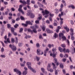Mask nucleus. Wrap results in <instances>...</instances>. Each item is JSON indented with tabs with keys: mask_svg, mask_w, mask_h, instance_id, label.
<instances>
[{
	"mask_svg": "<svg viewBox=\"0 0 75 75\" xmlns=\"http://www.w3.org/2000/svg\"><path fill=\"white\" fill-rule=\"evenodd\" d=\"M22 45H23V44L22 43H18L19 47H22Z\"/></svg>",
	"mask_w": 75,
	"mask_h": 75,
	"instance_id": "39",
	"label": "nucleus"
},
{
	"mask_svg": "<svg viewBox=\"0 0 75 75\" xmlns=\"http://www.w3.org/2000/svg\"><path fill=\"white\" fill-rule=\"evenodd\" d=\"M60 68H64V65L60 63Z\"/></svg>",
	"mask_w": 75,
	"mask_h": 75,
	"instance_id": "29",
	"label": "nucleus"
},
{
	"mask_svg": "<svg viewBox=\"0 0 75 75\" xmlns=\"http://www.w3.org/2000/svg\"><path fill=\"white\" fill-rule=\"evenodd\" d=\"M18 24H16V25H14L15 28H17V27H18Z\"/></svg>",
	"mask_w": 75,
	"mask_h": 75,
	"instance_id": "46",
	"label": "nucleus"
},
{
	"mask_svg": "<svg viewBox=\"0 0 75 75\" xmlns=\"http://www.w3.org/2000/svg\"><path fill=\"white\" fill-rule=\"evenodd\" d=\"M39 38L40 39H41V38H42V39H43L42 38V35H40L39 36Z\"/></svg>",
	"mask_w": 75,
	"mask_h": 75,
	"instance_id": "56",
	"label": "nucleus"
},
{
	"mask_svg": "<svg viewBox=\"0 0 75 75\" xmlns=\"http://www.w3.org/2000/svg\"><path fill=\"white\" fill-rule=\"evenodd\" d=\"M56 50H56V49L55 48H53L52 50V51H56Z\"/></svg>",
	"mask_w": 75,
	"mask_h": 75,
	"instance_id": "64",
	"label": "nucleus"
},
{
	"mask_svg": "<svg viewBox=\"0 0 75 75\" xmlns=\"http://www.w3.org/2000/svg\"><path fill=\"white\" fill-rule=\"evenodd\" d=\"M64 53H66V52L69 53V49H67L66 50L65 48H64Z\"/></svg>",
	"mask_w": 75,
	"mask_h": 75,
	"instance_id": "12",
	"label": "nucleus"
},
{
	"mask_svg": "<svg viewBox=\"0 0 75 75\" xmlns=\"http://www.w3.org/2000/svg\"><path fill=\"white\" fill-rule=\"evenodd\" d=\"M67 45H69V41L68 40H67Z\"/></svg>",
	"mask_w": 75,
	"mask_h": 75,
	"instance_id": "53",
	"label": "nucleus"
},
{
	"mask_svg": "<svg viewBox=\"0 0 75 75\" xmlns=\"http://www.w3.org/2000/svg\"><path fill=\"white\" fill-rule=\"evenodd\" d=\"M55 11L56 14H58V13H59V11H58V9H55Z\"/></svg>",
	"mask_w": 75,
	"mask_h": 75,
	"instance_id": "28",
	"label": "nucleus"
},
{
	"mask_svg": "<svg viewBox=\"0 0 75 75\" xmlns=\"http://www.w3.org/2000/svg\"><path fill=\"white\" fill-rule=\"evenodd\" d=\"M20 2L21 3H23V4H27L26 2L24 1H23L21 0H20Z\"/></svg>",
	"mask_w": 75,
	"mask_h": 75,
	"instance_id": "15",
	"label": "nucleus"
},
{
	"mask_svg": "<svg viewBox=\"0 0 75 75\" xmlns=\"http://www.w3.org/2000/svg\"><path fill=\"white\" fill-rule=\"evenodd\" d=\"M42 28L43 31H45V26H43L42 27Z\"/></svg>",
	"mask_w": 75,
	"mask_h": 75,
	"instance_id": "30",
	"label": "nucleus"
},
{
	"mask_svg": "<svg viewBox=\"0 0 75 75\" xmlns=\"http://www.w3.org/2000/svg\"><path fill=\"white\" fill-rule=\"evenodd\" d=\"M36 46L38 48H39L40 47V44L37 43L36 44Z\"/></svg>",
	"mask_w": 75,
	"mask_h": 75,
	"instance_id": "35",
	"label": "nucleus"
},
{
	"mask_svg": "<svg viewBox=\"0 0 75 75\" xmlns=\"http://www.w3.org/2000/svg\"><path fill=\"white\" fill-rule=\"evenodd\" d=\"M23 31V28H20V29L19 33H22Z\"/></svg>",
	"mask_w": 75,
	"mask_h": 75,
	"instance_id": "37",
	"label": "nucleus"
},
{
	"mask_svg": "<svg viewBox=\"0 0 75 75\" xmlns=\"http://www.w3.org/2000/svg\"><path fill=\"white\" fill-rule=\"evenodd\" d=\"M11 31L12 33H14V28H11Z\"/></svg>",
	"mask_w": 75,
	"mask_h": 75,
	"instance_id": "31",
	"label": "nucleus"
},
{
	"mask_svg": "<svg viewBox=\"0 0 75 75\" xmlns=\"http://www.w3.org/2000/svg\"><path fill=\"white\" fill-rule=\"evenodd\" d=\"M64 57L65 58H68V55L67 54H65Z\"/></svg>",
	"mask_w": 75,
	"mask_h": 75,
	"instance_id": "41",
	"label": "nucleus"
},
{
	"mask_svg": "<svg viewBox=\"0 0 75 75\" xmlns=\"http://www.w3.org/2000/svg\"><path fill=\"white\" fill-rule=\"evenodd\" d=\"M14 72H16L17 74H19L18 75H21V72L20 71H19V70H18V69H14Z\"/></svg>",
	"mask_w": 75,
	"mask_h": 75,
	"instance_id": "8",
	"label": "nucleus"
},
{
	"mask_svg": "<svg viewBox=\"0 0 75 75\" xmlns=\"http://www.w3.org/2000/svg\"><path fill=\"white\" fill-rule=\"evenodd\" d=\"M22 7H23V5H20L19 6V8L18 9V11L22 10Z\"/></svg>",
	"mask_w": 75,
	"mask_h": 75,
	"instance_id": "19",
	"label": "nucleus"
},
{
	"mask_svg": "<svg viewBox=\"0 0 75 75\" xmlns=\"http://www.w3.org/2000/svg\"><path fill=\"white\" fill-rule=\"evenodd\" d=\"M27 16H30V18H34L35 17V16L34 14L31 12H28L27 13Z\"/></svg>",
	"mask_w": 75,
	"mask_h": 75,
	"instance_id": "6",
	"label": "nucleus"
},
{
	"mask_svg": "<svg viewBox=\"0 0 75 75\" xmlns=\"http://www.w3.org/2000/svg\"><path fill=\"white\" fill-rule=\"evenodd\" d=\"M49 16H50V17H53V16H54V14L50 13L49 14Z\"/></svg>",
	"mask_w": 75,
	"mask_h": 75,
	"instance_id": "54",
	"label": "nucleus"
},
{
	"mask_svg": "<svg viewBox=\"0 0 75 75\" xmlns=\"http://www.w3.org/2000/svg\"><path fill=\"white\" fill-rule=\"evenodd\" d=\"M4 3L5 5H7V4H8V2H4Z\"/></svg>",
	"mask_w": 75,
	"mask_h": 75,
	"instance_id": "60",
	"label": "nucleus"
},
{
	"mask_svg": "<svg viewBox=\"0 0 75 75\" xmlns=\"http://www.w3.org/2000/svg\"><path fill=\"white\" fill-rule=\"evenodd\" d=\"M31 3H32V4H35V1L32 0V1H31Z\"/></svg>",
	"mask_w": 75,
	"mask_h": 75,
	"instance_id": "47",
	"label": "nucleus"
},
{
	"mask_svg": "<svg viewBox=\"0 0 75 75\" xmlns=\"http://www.w3.org/2000/svg\"><path fill=\"white\" fill-rule=\"evenodd\" d=\"M40 21L39 20H36L35 21V23L36 24H40Z\"/></svg>",
	"mask_w": 75,
	"mask_h": 75,
	"instance_id": "32",
	"label": "nucleus"
},
{
	"mask_svg": "<svg viewBox=\"0 0 75 75\" xmlns=\"http://www.w3.org/2000/svg\"><path fill=\"white\" fill-rule=\"evenodd\" d=\"M36 59L37 61H39V60H40V57L36 56Z\"/></svg>",
	"mask_w": 75,
	"mask_h": 75,
	"instance_id": "51",
	"label": "nucleus"
},
{
	"mask_svg": "<svg viewBox=\"0 0 75 75\" xmlns=\"http://www.w3.org/2000/svg\"><path fill=\"white\" fill-rule=\"evenodd\" d=\"M59 36L60 37H62L64 36V34L62 33H60L59 34Z\"/></svg>",
	"mask_w": 75,
	"mask_h": 75,
	"instance_id": "22",
	"label": "nucleus"
},
{
	"mask_svg": "<svg viewBox=\"0 0 75 75\" xmlns=\"http://www.w3.org/2000/svg\"><path fill=\"white\" fill-rule=\"evenodd\" d=\"M62 38L63 41H64V40H66L67 39V38H66V37L65 36L62 37Z\"/></svg>",
	"mask_w": 75,
	"mask_h": 75,
	"instance_id": "25",
	"label": "nucleus"
},
{
	"mask_svg": "<svg viewBox=\"0 0 75 75\" xmlns=\"http://www.w3.org/2000/svg\"><path fill=\"white\" fill-rule=\"evenodd\" d=\"M38 4L39 5L40 7H44V5H43L40 4V3L39 2H38Z\"/></svg>",
	"mask_w": 75,
	"mask_h": 75,
	"instance_id": "27",
	"label": "nucleus"
},
{
	"mask_svg": "<svg viewBox=\"0 0 75 75\" xmlns=\"http://www.w3.org/2000/svg\"><path fill=\"white\" fill-rule=\"evenodd\" d=\"M70 35H74V29L71 28L70 29Z\"/></svg>",
	"mask_w": 75,
	"mask_h": 75,
	"instance_id": "14",
	"label": "nucleus"
},
{
	"mask_svg": "<svg viewBox=\"0 0 75 75\" xmlns=\"http://www.w3.org/2000/svg\"><path fill=\"white\" fill-rule=\"evenodd\" d=\"M26 4H27L28 5H30V0H27L26 1Z\"/></svg>",
	"mask_w": 75,
	"mask_h": 75,
	"instance_id": "23",
	"label": "nucleus"
},
{
	"mask_svg": "<svg viewBox=\"0 0 75 75\" xmlns=\"http://www.w3.org/2000/svg\"><path fill=\"white\" fill-rule=\"evenodd\" d=\"M48 47L50 48H51V47H54V45L52 44L51 45L50 44H49L48 45Z\"/></svg>",
	"mask_w": 75,
	"mask_h": 75,
	"instance_id": "24",
	"label": "nucleus"
},
{
	"mask_svg": "<svg viewBox=\"0 0 75 75\" xmlns=\"http://www.w3.org/2000/svg\"><path fill=\"white\" fill-rule=\"evenodd\" d=\"M51 68V64H49L47 66V69L48 71H50V72H52L54 71V70L52 69H50Z\"/></svg>",
	"mask_w": 75,
	"mask_h": 75,
	"instance_id": "5",
	"label": "nucleus"
},
{
	"mask_svg": "<svg viewBox=\"0 0 75 75\" xmlns=\"http://www.w3.org/2000/svg\"><path fill=\"white\" fill-rule=\"evenodd\" d=\"M1 52H3V51H4V48H3V47H2L1 48Z\"/></svg>",
	"mask_w": 75,
	"mask_h": 75,
	"instance_id": "61",
	"label": "nucleus"
},
{
	"mask_svg": "<svg viewBox=\"0 0 75 75\" xmlns=\"http://www.w3.org/2000/svg\"><path fill=\"white\" fill-rule=\"evenodd\" d=\"M7 25L8 28H11V25L10 24H7Z\"/></svg>",
	"mask_w": 75,
	"mask_h": 75,
	"instance_id": "34",
	"label": "nucleus"
},
{
	"mask_svg": "<svg viewBox=\"0 0 75 75\" xmlns=\"http://www.w3.org/2000/svg\"><path fill=\"white\" fill-rule=\"evenodd\" d=\"M46 31L47 33H53V31L50 30L48 29H46Z\"/></svg>",
	"mask_w": 75,
	"mask_h": 75,
	"instance_id": "13",
	"label": "nucleus"
},
{
	"mask_svg": "<svg viewBox=\"0 0 75 75\" xmlns=\"http://www.w3.org/2000/svg\"><path fill=\"white\" fill-rule=\"evenodd\" d=\"M70 23L72 25H73V24H74V22L73 21L71 20V21Z\"/></svg>",
	"mask_w": 75,
	"mask_h": 75,
	"instance_id": "45",
	"label": "nucleus"
},
{
	"mask_svg": "<svg viewBox=\"0 0 75 75\" xmlns=\"http://www.w3.org/2000/svg\"><path fill=\"white\" fill-rule=\"evenodd\" d=\"M52 65H53V69H55L54 70L55 75H58V71L56 70L57 69V67L55 66V64L54 63H52Z\"/></svg>",
	"mask_w": 75,
	"mask_h": 75,
	"instance_id": "4",
	"label": "nucleus"
},
{
	"mask_svg": "<svg viewBox=\"0 0 75 75\" xmlns=\"http://www.w3.org/2000/svg\"><path fill=\"white\" fill-rule=\"evenodd\" d=\"M40 49H38L37 50V52L38 55H42L44 54L43 52H42L41 53L40 52Z\"/></svg>",
	"mask_w": 75,
	"mask_h": 75,
	"instance_id": "9",
	"label": "nucleus"
},
{
	"mask_svg": "<svg viewBox=\"0 0 75 75\" xmlns=\"http://www.w3.org/2000/svg\"><path fill=\"white\" fill-rule=\"evenodd\" d=\"M41 71H42V72H44V71H45V69H44L43 68H41Z\"/></svg>",
	"mask_w": 75,
	"mask_h": 75,
	"instance_id": "52",
	"label": "nucleus"
},
{
	"mask_svg": "<svg viewBox=\"0 0 75 75\" xmlns=\"http://www.w3.org/2000/svg\"><path fill=\"white\" fill-rule=\"evenodd\" d=\"M1 42L3 47H5V45H4V43H3V42L1 41Z\"/></svg>",
	"mask_w": 75,
	"mask_h": 75,
	"instance_id": "50",
	"label": "nucleus"
},
{
	"mask_svg": "<svg viewBox=\"0 0 75 75\" xmlns=\"http://www.w3.org/2000/svg\"><path fill=\"white\" fill-rule=\"evenodd\" d=\"M58 36V34L57 33H54V37H55V38H57Z\"/></svg>",
	"mask_w": 75,
	"mask_h": 75,
	"instance_id": "26",
	"label": "nucleus"
},
{
	"mask_svg": "<svg viewBox=\"0 0 75 75\" xmlns=\"http://www.w3.org/2000/svg\"><path fill=\"white\" fill-rule=\"evenodd\" d=\"M61 46L62 47H63V48H65V47H66V46H65V44H62L61 45Z\"/></svg>",
	"mask_w": 75,
	"mask_h": 75,
	"instance_id": "36",
	"label": "nucleus"
},
{
	"mask_svg": "<svg viewBox=\"0 0 75 75\" xmlns=\"http://www.w3.org/2000/svg\"><path fill=\"white\" fill-rule=\"evenodd\" d=\"M47 52L46 51H44V56H45V57H46L47 56Z\"/></svg>",
	"mask_w": 75,
	"mask_h": 75,
	"instance_id": "48",
	"label": "nucleus"
},
{
	"mask_svg": "<svg viewBox=\"0 0 75 75\" xmlns=\"http://www.w3.org/2000/svg\"><path fill=\"white\" fill-rule=\"evenodd\" d=\"M11 10L13 11H15V9H14V8H11Z\"/></svg>",
	"mask_w": 75,
	"mask_h": 75,
	"instance_id": "58",
	"label": "nucleus"
},
{
	"mask_svg": "<svg viewBox=\"0 0 75 75\" xmlns=\"http://www.w3.org/2000/svg\"><path fill=\"white\" fill-rule=\"evenodd\" d=\"M26 64L28 66V68H29V69H30V70H31L33 72H34V73H35L36 72V71L34 69H33L31 67V62H28Z\"/></svg>",
	"mask_w": 75,
	"mask_h": 75,
	"instance_id": "1",
	"label": "nucleus"
},
{
	"mask_svg": "<svg viewBox=\"0 0 75 75\" xmlns=\"http://www.w3.org/2000/svg\"><path fill=\"white\" fill-rule=\"evenodd\" d=\"M20 18L21 20H24V17H23V16H21Z\"/></svg>",
	"mask_w": 75,
	"mask_h": 75,
	"instance_id": "42",
	"label": "nucleus"
},
{
	"mask_svg": "<svg viewBox=\"0 0 75 75\" xmlns=\"http://www.w3.org/2000/svg\"><path fill=\"white\" fill-rule=\"evenodd\" d=\"M63 28L65 30H66V31L67 32V33H68V32H69V28H68L67 26H64Z\"/></svg>",
	"mask_w": 75,
	"mask_h": 75,
	"instance_id": "11",
	"label": "nucleus"
},
{
	"mask_svg": "<svg viewBox=\"0 0 75 75\" xmlns=\"http://www.w3.org/2000/svg\"><path fill=\"white\" fill-rule=\"evenodd\" d=\"M19 11V12H21L23 14H24V11H23V10H21V11Z\"/></svg>",
	"mask_w": 75,
	"mask_h": 75,
	"instance_id": "43",
	"label": "nucleus"
},
{
	"mask_svg": "<svg viewBox=\"0 0 75 75\" xmlns=\"http://www.w3.org/2000/svg\"><path fill=\"white\" fill-rule=\"evenodd\" d=\"M27 74V71L26 70H25L23 71L22 74L23 75H26Z\"/></svg>",
	"mask_w": 75,
	"mask_h": 75,
	"instance_id": "20",
	"label": "nucleus"
},
{
	"mask_svg": "<svg viewBox=\"0 0 75 75\" xmlns=\"http://www.w3.org/2000/svg\"><path fill=\"white\" fill-rule=\"evenodd\" d=\"M11 33H8V37H11Z\"/></svg>",
	"mask_w": 75,
	"mask_h": 75,
	"instance_id": "57",
	"label": "nucleus"
},
{
	"mask_svg": "<svg viewBox=\"0 0 75 75\" xmlns=\"http://www.w3.org/2000/svg\"><path fill=\"white\" fill-rule=\"evenodd\" d=\"M42 13L43 14V16H45V14H48L50 13V12L47 10H45V12L44 11H42Z\"/></svg>",
	"mask_w": 75,
	"mask_h": 75,
	"instance_id": "7",
	"label": "nucleus"
},
{
	"mask_svg": "<svg viewBox=\"0 0 75 75\" xmlns=\"http://www.w3.org/2000/svg\"><path fill=\"white\" fill-rule=\"evenodd\" d=\"M66 58H64L62 59V61L64 62H65L66 61Z\"/></svg>",
	"mask_w": 75,
	"mask_h": 75,
	"instance_id": "59",
	"label": "nucleus"
},
{
	"mask_svg": "<svg viewBox=\"0 0 75 75\" xmlns=\"http://www.w3.org/2000/svg\"><path fill=\"white\" fill-rule=\"evenodd\" d=\"M49 19L50 21H52V17H49Z\"/></svg>",
	"mask_w": 75,
	"mask_h": 75,
	"instance_id": "63",
	"label": "nucleus"
},
{
	"mask_svg": "<svg viewBox=\"0 0 75 75\" xmlns=\"http://www.w3.org/2000/svg\"><path fill=\"white\" fill-rule=\"evenodd\" d=\"M49 27L50 28H52V29L53 28V26L51 25H49Z\"/></svg>",
	"mask_w": 75,
	"mask_h": 75,
	"instance_id": "62",
	"label": "nucleus"
},
{
	"mask_svg": "<svg viewBox=\"0 0 75 75\" xmlns=\"http://www.w3.org/2000/svg\"><path fill=\"white\" fill-rule=\"evenodd\" d=\"M11 41L12 43H14V39L12 38L11 39Z\"/></svg>",
	"mask_w": 75,
	"mask_h": 75,
	"instance_id": "40",
	"label": "nucleus"
},
{
	"mask_svg": "<svg viewBox=\"0 0 75 75\" xmlns=\"http://www.w3.org/2000/svg\"><path fill=\"white\" fill-rule=\"evenodd\" d=\"M4 7H1L0 9L1 11H3V10H4Z\"/></svg>",
	"mask_w": 75,
	"mask_h": 75,
	"instance_id": "49",
	"label": "nucleus"
},
{
	"mask_svg": "<svg viewBox=\"0 0 75 75\" xmlns=\"http://www.w3.org/2000/svg\"><path fill=\"white\" fill-rule=\"evenodd\" d=\"M69 7L70 8V7H71L72 9H75V6L74 5H71L69 6Z\"/></svg>",
	"mask_w": 75,
	"mask_h": 75,
	"instance_id": "16",
	"label": "nucleus"
},
{
	"mask_svg": "<svg viewBox=\"0 0 75 75\" xmlns=\"http://www.w3.org/2000/svg\"><path fill=\"white\" fill-rule=\"evenodd\" d=\"M27 30L28 32H30L31 33V34H33V30H31L29 28Z\"/></svg>",
	"mask_w": 75,
	"mask_h": 75,
	"instance_id": "21",
	"label": "nucleus"
},
{
	"mask_svg": "<svg viewBox=\"0 0 75 75\" xmlns=\"http://www.w3.org/2000/svg\"><path fill=\"white\" fill-rule=\"evenodd\" d=\"M39 16H40V17H39L38 18V20H40L41 19V18H42V15L41 14H39Z\"/></svg>",
	"mask_w": 75,
	"mask_h": 75,
	"instance_id": "18",
	"label": "nucleus"
},
{
	"mask_svg": "<svg viewBox=\"0 0 75 75\" xmlns=\"http://www.w3.org/2000/svg\"><path fill=\"white\" fill-rule=\"evenodd\" d=\"M11 49L13 51H16L17 50V47H16L14 45H13Z\"/></svg>",
	"mask_w": 75,
	"mask_h": 75,
	"instance_id": "10",
	"label": "nucleus"
},
{
	"mask_svg": "<svg viewBox=\"0 0 75 75\" xmlns=\"http://www.w3.org/2000/svg\"><path fill=\"white\" fill-rule=\"evenodd\" d=\"M71 35V39L72 40H74V37L73 36L74 35Z\"/></svg>",
	"mask_w": 75,
	"mask_h": 75,
	"instance_id": "38",
	"label": "nucleus"
},
{
	"mask_svg": "<svg viewBox=\"0 0 75 75\" xmlns=\"http://www.w3.org/2000/svg\"><path fill=\"white\" fill-rule=\"evenodd\" d=\"M54 62V63H57V59L56 58H54L53 60Z\"/></svg>",
	"mask_w": 75,
	"mask_h": 75,
	"instance_id": "33",
	"label": "nucleus"
},
{
	"mask_svg": "<svg viewBox=\"0 0 75 75\" xmlns=\"http://www.w3.org/2000/svg\"><path fill=\"white\" fill-rule=\"evenodd\" d=\"M28 24H29V25H33V23L30 21H26V23H22V25L24 26V27H27V26L28 25Z\"/></svg>",
	"mask_w": 75,
	"mask_h": 75,
	"instance_id": "2",
	"label": "nucleus"
},
{
	"mask_svg": "<svg viewBox=\"0 0 75 75\" xmlns=\"http://www.w3.org/2000/svg\"><path fill=\"white\" fill-rule=\"evenodd\" d=\"M7 41L8 42H9V43H10V39H9V38H7Z\"/></svg>",
	"mask_w": 75,
	"mask_h": 75,
	"instance_id": "44",
	"label": "nucleus"
},
{
	"mask_svg": "<svg viewBox=\"0 0 75 75\" xmlns=\"http://www.w3.org/2000/svg\"><path fill=\"white\" fill-rule=\"evenodd\" d=\"M35 27L33 26H30V28L33 29V32H34L35 33H37V30H36V28H38V26L37 25H35Z\"/></svg>",
	"mask_w": 75,
	"mask_h": 75,
	"instance_id": "3",
	"label": "nucleus"
},
{
	"mask_svg": "<svg viewBox=\"0 0 75 75\" xmlns=\"http://www.w3.org/2000/svg\"><path fill=\"white\" fill-rule=\"evenodd\" d=\"M52 55H53V56H52L53 57H54V58H55V56L56 55L55 54H54V52L52 53Z\"/></svg>",
	"mask_w": 75,
	"mask_h": 75,
	"instance_id": "55",
	"label": "nucleus"
},
{
	"mask_svg": "<svg viewBox=\"0 0 75 75\" xmlns=\"http://www.w3.org/2000/svg\"><path fill=\"white\" fill-rule=\"evenodd\" d=\"M59 50L61 52H62L63 51L64 52V49H63L61 48L60 47H59Z\"/></svg>",
	"mask_w": 75,
	"mask_h": 75,
	"instance_id": "17",
	"label": "nucleus"
}]
</instances>
